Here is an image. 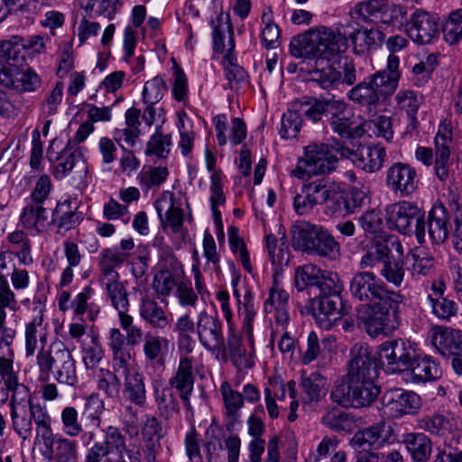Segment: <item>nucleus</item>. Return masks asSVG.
Instances as JSON below:
<instances>
[{"instance_id": "1", "label": "nucleus", "mask_w": 462, "mask_h": 462, "mask_svg": "<svg viewBox=\"0 0 462 462\" xmlns=\"http://www.w3.org/2000/svg\"><path fill=\"white\" fill-rule=\"evenodd\" d=\"M324 204L333 214L341 213L343 204L350 208L349 201L345 200V191L341 185L327 178L304 183L293 199L294 209L301 216L310 213L316 206Z\"/></svg>"}, {"instance_id": "2", "label": "nucleus", "mask_w": 462, "mask_h": 462, "mask_svg": "<svg viewBox=\"0 0 462 462\" xmlns=\"http://www.w3.org/2000/svg\"><path fill=\"white\" fill-rule=\"evenodd\" d=\"M346 50V39L327 27L310 29L293 37L290 53L296 58L330 59Z\"/></svg>"}, {"instance_id": "3", "label": "nucleus", "mask_w": 462, "mask_h": 462, "mask_svg": "<svg viewBox=\"0 0 462 462\" xmlns=\"http://www.w3.org/2000/svg\"><path fill=\"white\" fill-rule=\"evenodd\" d=\"M39 378L47 382L52 376L58 383L74 386L78 383L76 361L62 341L42 347L36 356Z\"/></svg>"}, {"instance_id": "4", "label": "nucleus", "mask_w": 462, "mask_h": 462, "mask_svg": "<svg viewBox=\"0 0 462 462\" xmlns=\"http://www.w3.org/2000/svg\"><path fill=\"white\" fill-rule=\"evenodd\" d=\"M293 245L296 248L328 260L340 255V245L324 227L303 223L293 230Z\"/></svg>"}, {"instance_id": "5", "label": "nucleus", "mask_w": 462, "mask_h": 462, "mask_svg": "<svg viewBox=\"0 0 462 462\" xmlns=\"http://www.w3.org/2000/svg\"><path fill=\"white\" fill-rule=\"evenodd\" d=\"M245 306V318L243 322V332L248 340V347L245 346L239 336L231 334L228 336L226 346L221 348L223 350V359L226 361L229 356L234 366L238 371H244L252 368L254 365V346L253 336V320L255 315L253 304L250 300H246Z\"/></svg>"}, {"instance_id": "6", "label": "nucleus", "mask_w": 462, "mask_h": 462, "mask_svg": "<svg viewBox=\"0 0 462 462\" xmlns=\"http://www.w3.org/2000/svg\"><path fill=\"white\" fill-rule=\"evenodd\" d=\"M337 158L334 149L327 143H310L304 148L291 175L297 179H310L313 176L328 174L335 171Z\"/></svg>"}, {"instance_id": "7", "label": "nucleus", "mask_w": 462, "mask_h": 462, "mask_svg": "<svg viewBox=\"0 0 462 462\" xmlns=\"http://www.w3.org/2000/svg\"><path fill=\"white\" fill-rule=\"evenodd\" d=\"M386 219L391 228L403 235H414L418 243H424L425 215L417 205L405 200L392 204L386 208Z\"/></svg>"}, {"instance_id": "8", "label": "nucleus", "mask_w": 462, "mask_h": 462, "mask_svg": "<svg viewBox=\"0 0 462 462\" xmlns=\"http://www.w3.org/2000/svg\"><path fill=\"white\" fill-rule=\"evenodd\" d=\"M381 393L375 381H337L331 390L333 402L343 407L362 408L370 406Z\"/></svg>"}, {"instance_id": "9", "label": "nucleus", "mask_w": 462, "mask_h": 462, "mask_svg": "<svg viewBox=\"0 0 462 462\" xmlns=\"http://www.w3.org/2000/svg\"><path fill=\"white\" fill-rule=\"evenodd\" d=\"M402 294L377 303L370 304L371 312L364 320L366 332L373 337L381 334L387 335L397 324L398 308L402 301Z\"/></svg>"}, {"instance_id": "10", "label": "nucleus", "mask_w": 462, "mask_h": 462, "mask_svg": "<svg viewBox=\"0 0 462 462\" xmlns=\"http://www.w3.org/2000/svg\"><path fill=\"white\" fill-rule=\"evenodd\" d=\"M349 291L355 299L370 304L385 302V300L401 294L399 291L389 290L375 273L366 271L354 274L349 284Z\"/></svg>"}, {"instance_id": "11", "label": "nucleus", "mask_w": 462, "mask_h": 462, "mask_svg": "<svg viewBox=\"0 0 462 462\" xmlns=\"http://www.w3.org/2000/svg\"><path fill=\"white\" fill-rule=\"evenodd\" d=\"M416 354L415 344L403 338L387 340L378 346L376 360L381 366L395 373L406 369Z\"/></svg>"}, {"instance_id": "12", "label": "nucleus", "mask_w": 462, "mask_h": 462, "mask_svg": "<svg viewBox=\"0 0 462 462\" xmlns=\"http://www.w3.org/2000/svg\"><path fill=\"white\" fill-rule=\"evenodd\" d=\"M382 402L394 419L415 415L422 407V399L418 393L401 389L387 391L383 395Z\"/></svg>"}, {"instance_id": "13", "label": "nucleus", "mask_w": 462, "mask_h": 462, "mask_svg": "<svg viewBox=\"0 0 462 462\" xmlns=\"http://www.w3.org/2000/svg\"><path fill=\"white\" fill-rule=\"evenodd\" d=\"M342 157L351 160L357 167L366 172H375L383 164L386 152L380 143L360 145L356 151L340 145L336 149Z\"/></svg>"}, {"instance_id": "14", "label": "nucleus", "mask_w": 462, "mask_h": 462, "mask_svg": "<svg viewBox=\"0 0 462 462\" xmlns=\"http://www.w3.org/2000/svg\"><path fill=\"white\" fill-rule=\"evenodd\" d=\"M416 170L408 163L395 162L386 171L385 185L400 197L411 196L418 188Z\"/></svg>"}, {"instance_id": "15", "label": "nucleus", "mask_w": 462, "mask_h": 462, "mask_svg": "<svg viewBox=\"0 0 462 462\" xmlns=\"http://www.w3.org/2000/svg\"><path fill=\"white\" fill-rule=\"evenodd\" d=\"M431 346L442 356H462V331L451 327L434 325L428 332Z\"/></svg>"}, {"instance_id": "16", "label": "nucleus", "mask_w": 462, "mask_h": 462, "mask_svg": "<svg viewBox=\"0 0 462 462\" xmlns=\"http://www.w3.org/2000/svg\"><path fill=\"white\" fill-rule=\"evenodd\" d=\"M196 332L200 344L208 350L220 351L224 346L222 326L219 319L207 310L199 313L196 320Z\"/></svg>"}, {"instance_id": "17", "label": "nucleus", "mask_w": 462, "mask_h": 462, "mask_svg": "<svg viewBox=\"0 0 462 462\" xmlns=\"http://www.w3.org/2000/svg\"><path fill=\"white\" fill-rule=\"evenodd\" d=\"M409 37L420 44H427L439 35V19L423 10L416 11L407 24Z\"/></svg>"}, {"instance_id": "18", "label": "nucleus", "mask_w": 462, "mask_h": 462, "mask_svg": "<svg viewBox=\"0 0 462 462\" xmlns=\"http://www.w3.org/2000/svg\"><path fill=\"white\" fill-rule=\"evenodd\" d=\"M154 207L162 226L170 227L174 234L180 233L183 227L184 212L176 202L171 191L164 190L155 200Z\"/></svg>"}, {"instance_id": "19", "label": "nucleus", "mask_w": 462, "mask_h": 462, "mask_svg": "<svg viewBox=\"0 0 462 462\" xmlns=\"http://www.w3.org/2000/svg\"><path fill=\"white\" fill-rule=\"evenodd\" d=\"M289 298V293L279 282L278 275H273V285L264 302V311L271 314L276 326L282 329H286L290 322Z\"/></svg>"}, {"instance_id": "20", "label": "nucleus", "mask_w": 462, "mask_h": 462, "mask_svg": "<svg viewBox=\"0 0 462 462\" xmlns=\"http://www.w3.org/2000/svg\"><path fill=\"white\" fill-rule=\"evenodd\" d=\"M376 377L377 371L373 365L368 347L364 345H355L351 349L346 381H375Z\"/></svg>"}, {"instance_id": "21", "label": "nucleus", "mask_w": 462, "mask_h": 462, "mask_svg": "<svg viewBox=\"0 0 462 462\" xmlns=\"http://www.w3.org/2000/svg\"><path fill=\"white\" fill-rule=\"evenodd\" d=\"M60 211V208H56L50 217L47 206L27 203L20 216V223L27 230L37 234L44 233L57 221Z\"/></svg>"}, {"instance_id": "22", "label": "nucleus", "mask_w": 462, "mask_h": 462, "mask_svg": "<svg viewBox=\"0 0 462 462\" xmlns=\"http://www.w3.org/2000/svg\"><path fill=\"white\" fill-rule=\"evenodd\" d=\"M0 84L17 92H32L40 88L41 79L26 64L0 74Z\"/></svg>"}, {"instance_id": "23", "label": "nucleus", "mask_w": 462, "mask_h": 462, "mask_svg": "<svg viewBox=\"0 0 462 462\" xmlns=\"http://www.w3.org/2000/svg\"><path fill=\"white\" fill-rule=\"evenodd\" d=\"M192 367V359L188 356H182L175 374L169 381V387L178 391L180 398L187 410H191L189 399L195 382Z\"/></svg>"}, {"instance_id": "24", "label": "nucleus", "mask_w": 462, "mask_h": 462, "mask_svg": "<svg viewBox=\"0 0 462 462\" xmlns=\"http://www.w3.org/2000/svg\"><path fill=\"white\" fill-rule=\"evenodd\" d=\"M340 33L346 41L349 39L354 49L360 53L378 45L383 40V33L380 30L367 29L356 23H348Z\"/></svg>"}, {"instance_id": "25", "label": "nucleus", "mask_w": 462, "mask_h": 462, "mask_svg": "<svg viewBox=\"0 0 462 462\" xmlns=\"http://www.w3.org/2000/svg\"><path fill=\"white\" fill-rule=\"evenodd\" d=\"M23 50L21 36L15 35L8 40L0 41V74L26 65Z\"/></svg>"}, {"instance_id": "26", "label": "nucleus", "mask_w": 462, "mask_h": 462, "mask_svg": "<svg viewBox=\"0 0 462 462\" xmlns=\"http://www.w3.org/2000/svg\"><path fill=\"white\" fill-rule=\"evenodd\" d=\"M405 370L409 372L414 383L434 381L441 376L439 364L429 355L416 353Z\"/></svg>"}, {"instance_id": "27", "label": "nucleus", "mask_w": 462, "mask_h": 462, "mask_svg": "<svg viewBox=\"0 0 462 462\" xmlns=\"http://www.w3.org/2000/svg\"><path fill=\"white\" fill-rule=\"evenodd\" d=\"M385 425V421L381 420L364 430H358L350 440L351 446L357 452H374L373 448H379L386 441L383 437Z\"/></svg>"}, {"instance_id": "28", "label": "nucleus", "mask_w": 462, "mask_h": 462, "mask_svg": "<svg viewBox=\"0 0 462 462\" xmlns=\"http://www.w3.org/2000/svg\"><path fill=\"white\" fill-rule=\"evenodd\" d=\"M451 141V129L446 125H440L435 137V171L441 181H445L448 178V163L450 157Z\"/></svg>"}, {"instance_id": "29", "label": "nucleus", "mask_w": 462, "mask_h": 462, "mask_svg": "<svg viewBox=\"0 0 462 462\" xmlns=\"http://www.w3.org/2000/svg\"><path fill=\"white\" fill-rule=\"evenodd\" d=\"M450 216L442 204H434L428 217V234L433 244L441 245L449 235Z\"/></svg>"}, {"instance_id": "30", "label": "nucleus", "mask_w": 462, "mask_h": 462, "mask_svg": "<svg viewBox=\"0 0 462 462\" xmlns=\"http://www.w3.org/2000/svg\"><path fill=\"white\" fill-rule=\"evenodd\" d=\"M404 444L413 462H428L432 453V441L422 432H410L403 435Z\"/></svg>"}, {"instance_id": "31", "label": "nucleus", "mask_w": 462, "mask_h": 462, "mask_svg": "<svg viewBox=\"0 0 462 462\" xmlns=\"http://www.w3.org/2000/svg\"><path fill=\"white\" fill-rule=\"evenodd\" d=\"M128 258V254L119 251L117 248L103 249L98 256V267L101 273V281L119 278L116 270Z\"/></svg>"}, {"instance_id": "32", "label": "nucleus", "mask_w": 462, "mask_h": 462, "mask_svg": "<svg viewBox=\"0 0 462 462\" xmlns=\"http://www.w3.org/2000/svg\"><path fill=\"white\" fill-rule=\"evenodd\" d=\"M170 340L162 336L147 332L143 337V350L146 360L163 365L169 351Z\"/></svg>"}, {"instance_id": "33", "label": "nucleus", "mask_w": 462, "mask_h": 462, "mask_svg": "<svg viewBox=\"0 0 462 462\" xmlns=\"http://www.w3.org/2000/svg\"><path fill=\"white\" fill-rule=\"evenodd\" d=\"M220 393L224 402L225 415L228 420L227 428L230 429L238 421L245 398L241 393L234 390L227 382L221 384Z\"/></svg>"}, {"instance_id": "34", "label": "nucleus", "mask_w": 462, "mask_h": 462, "mask_svg": "<svg viewBox=\"0 0 462 462\" xmlns=\"http://www.w3.org/2000/svg\"><path fill=\"white\" fill-rule=\"evenodd\" d=\"M337 349L336 338L333 336H327L319 340L315 331H310L307 337L306 349L302 355L301 361L304 365H309L316 360L324 351L329 353Z\"/></svg>"}, {"instance_id": "35", "label": "nucleus", "mask_w": 462, "mask_h": 462, "mask_svg": "<svg viewBox=\"0 0 462 462\" xmlns=\"http://www.w3.org/2000/svg\"><path fill=\"white\" fill-rule=\"evenodd\" d=\"M29 411H31L32 420L36 425L37 437L42 438L43 445L51 449L53 447V434L51 430V419L46 408L40 404L30 403Z\"/></svg>"}, {"instance_id": "36", "label": "nucleus", "mask_w": 462, "mask_h": 462, "mask_svg": "<svg viewBox=\"0 0 462 462\" xmlns=\"http://www.w3.org/2000/svg\"><path fill=\"white\" fill-rule=\"evenodd\" d=\"M140 316L153 328L164 329L169 326V319L163 308L147 295L142 298Z\"/></svg>"}, {"instance_id": "37", "label": "nucleus", "mask_w": 462, "mask_h": 462, "mask_svg": "<svg viewBox=\"0 0 462 462\" xmlns=\"http://www.w3.org/2000/svg\"><path fill=\"white\" fill-rule=\"evenodd\" d=\"M124 394L127 400L139 407L146 402L144 376L138 370L124 376Z\"/></svg>"}, {"instance_id": "38", "label": "nucleus", "mask_w": 462, "mask_h": 462, "mask_svg": "<svg viewBox=\"0 0 462 462\" xmlns=\"http://www.w3.org/2000/svg\"><path fill=\"white\" fill-rule=\"evenodd\" d=\"M153 395L159 416L166 420H171L180 411L179 402L176 399L173 390L169 387L153 389Z\"/></svg>"}, {"instance_id": "39", "label": "nucleus", "mask_w": 462, "mask_h": 462, "mask_svg": "<svg viewBox=\"0 0 462 462\" xmlns=\"http://www.w3.org/2000/svg\"><path fill=\"white\" fill-rule=\"evenodd\" d=\"M347 97L361 106L369 109L375 107L383 99L379 96L371 79L358 83L347 93Z\"/></svg>"}, {"instance_id": "40", "label": "nucleus", "mask_w": 462, "mask_h": 462, "mask_svg": "<svg viewBox=\"0 0 462 462\" xmlns=\"http://www.w3.org/2000/svg\"><path fill=\"white\" fill-rule=\"evenodd\" d=\"M323 270L312 263L298 266L294 273V284L298 291L304 290L312 294Z\"/></svg>"}, {"instance_id": "41", "label": "nucleus", "mask_w": 462, "mask_h": 462, "mask_svg": "<svg viewBox=\"0 0 462 462\" xmlns=\"http://www.w3.org/2000/svg\"><path fill=\"white\" fill-rule=\"evenodd\" d=\"M113 307L118 311V317L128 314L129 300L125 286L119 278L102 281Z\"/></svg>"}, {"instance_id": "42", "label": "nucleus", "mask_w": 462, "mask_h": 462, "mask_svg": "<svg viewBox=\"0 0 462 462\" xmlns=\"http://www.w3.org/2000/svg\"><path fill=\"white\" fill-rule=\"evenodd\" d=\"M10 251L19 259L23 265H31L33 263L32 256V245L28 235L23 230H17L8 235Z\"/></svg>"}, {"instance_id": "43", "label": "nucleus", "mask_w": 462, "mask_h": 462, "mask_svg": "<svg viewBox=\"0 0 462 462\" xmlns=\"http://www.w3.org/2000/svg\"><path fill=\"white\" fill-rule=\"evenodd\" d=\"M105 432V439L103 443L107 446V448L110 452L113 450H116L120 452V459L118 462H126L122 455V451L124 450L131 462H140L139 452H134L125 446V439L124 435L121 433L118 428L114 426H108L104 430Z\"/></svg>"}, {"instance_id": "44", "label": "nucleus", "mask_w": 462, "mask_h": 462, "mask_svg": "<svg viewBox=\"0 0 462 462\" xmlns=\"http://www.w3.org/2000/svg\"><path fill=\"white\" fill-rule=\"evenodd\" d=\"M97 387L103 392L107 398L119 397L121 381L118 375L111 370L100 368L96 374Z\"/></svg>"}, {"instance_id": "45", "label": "nucleus", "mask_w": 462, "mask_h": 462, "mask_svg": "<svg viewBox=\"0 0 462 462\" xmlns=\"http://www.w3.org/2000/svg\"><path fill=\"white\" fill-rule=\"evenodd\" d=\"M46 331L42 325V316L36 317L25 328V352L27 356L34 355L38 338L42 343L46 342Z\"/></svg>"}, {"instance_id": "46", "label": "nucleus", "mask_w": 462, "mask_h": 462, "mask_svg": "<svg viewBox=\"0 0 462 462\" xmlns=\"http://www.w3.org/2000/svg\"><path fill=\"white\" fill-rule=\"evenodd\" d=\"M342 290L343 283L339 275L337 273L323 270L313 294L315 296H339Z\"/></svg>"}, {"instance_id": "47", "label": "nucleus", "mask_w": 462, "mask_h": 462, "mask_svg": "<svg viewBox=\"0 0 462 462\" xmlns=\"http://www.w3.org/2000/svg\"><path fill=\"white\" fill-rule=\"evenodd\" d=\"M400 76V73L390 74L386 70H380L368 79H371L381 98L384 100L396 90Z\"/></svg>"}, {"instance_id": "48", "label": "nucleus", "mask_w": 462, "mask_h": 462, "mask_svg": "<svg viewBox=\"0 0 462 462\" xmlns=\"http://www.w3.org/2000/svg\"><path fill=\"white\" fill-rule=\"evenodd\" d=\"M420 430L431 435H444L449 429V420L442 413L434 412L420 417L417 421Z\"/></svg>"}, {"instance_id": "49", "label": "nucleus", "mask_w": 462, "mask_h": 462, "mask_svg": "<svg viewBox=\"0 0 462 462\" xmlns=\"http://www.w3.org/2000/svg\"><path fill=\"white\" fill-rule=\"evenodd\" d=\"M169 171L166 167L143 168L138 174L140 187L148 191L152 188H159L167 179Z\"/></svg>"}, {"instance_id": "50", "label": "nucleus", "mask_w": 462, "mask_h": 462, "mask_svg": "<svg viewBox=\"0 0 462 462\" xmlns=\"http://www.w3.org/2000/svg\"><path fill=\"white\" fill-rule=\"evenodd\" d=\"M54 448L49 449L54 452L56 462H78V443L75 440L60 437L53 439Z\"/></svg>"}, {"instance_id": "51", "label": "nucleus", "mask_w": 462, "mask_h": 462, "mask_svg": "<svg viewBox=\"0 0 462 462\" xmlns=\"http://www.w3.org/2000/svg\"><path fill=\"white\" fill-rule=\"evenodd\" d=\"M11 409V419L14 431L23 439H26L32 433V422L29 407H13Z\"/></svg>"}, {"instance_id": "52", "label": "nucleus", "mask_w": 462, "mask_h": 462, "mask_svg": "<svg viewBox=\"0 0 462 462\" xmlns=\"http://www.w3.org/2000/svg\"><path fill=\"white\" fill-rule=\"evenodd\" d=\"M112 368L114 373L123 376L138 370L128 348L112 353Z\"/></svg>"}, {"instance_id": "53", "label": "nucleus", "mask_w": 462, "mask_h": 462, "mask_svg": "<svg viewBox=\"0 0 462 462\" xmlns=\"http://www.w3.org/2000/svg\"><path fill=\"white\" fill-rule=\"evenodd\" d=\"M442 32L449 44H455L462 38V9L449 14L443 24Z\"/></svg>"}, {"instance_id": "54", "label": "nucleus", "mask_w": 462, "mask_h": 462, "mask_svg": "<svg viewBox=\"0 0 462 462\" xmlns=\"http://www.w3.org/2000/svg\"><path fill=\"white\" fill-rule=\"evenodd\" d=\"M63 432L71 438L79 436L84 429L79 421L78 411L71 406L65 407L60 413Z\"/></svg>"}, {"instance_id": "55", "label": "nucleus", "mask_w": 462, "mask_h": 462, "mask_svg": "<svg viewBox=\"0 0 462 462\" xmlns=\"http://www.w3.org/2000/svg\"><path fill=\"white\" fill-rule=\"evenodd\" d=\"M311 80L323 89L334 88L341 83V72L331 66L315 69L311 72Z\"/></svg>"}, {"instance_id": "56", "label": "nucleus", "mask_w": 462, "mask_h": 462, "mask_svg": "<svg viewBox=\"0 0 462 462\" xmlns=\"http://www.w3.org/2000/svg\"><path fill=\"white\" fill-rule=\"evenodd\" d=\"M403 265V262L400 260H385L380 273L387 282L399 288L404 279L405 270Z\"/></svg>"}, {"instance_id": "57", "label": "nucleus", "mask_w": 462, "mask_h": 462, "mask_svg": "<svg viewBox=\"0 0 462 462\" xmlns=\"http://www.w3.org/2000/svg\"><path fill=\"white\" fill-rule=\"evenodd\" d=\"M431 302L432 313L439 319L449 321L457 313V304L446 297L439 296L433 299L429 297Z\"/></svg>"}, {"instance_id": "58", "label": "nucleus", "mask_w": 462, "mask_h": 462, "mask_svg": "<svg viewBox=\"0 0 462 462\" xmlns=\"http://www.w3.org/2000/svg\"><path fill=\"white\" fill-rule=\"evenodd\" d=\"M176 277L167 270H160L153 276L152 287L157 294L168 297L178 285Z\"/></svg>"}, {"instance_id": "59", "label": "nucleus", "mask_w": 462, "mask_h": 462, "mask_svg": "<svg viewBox=\"0 0 462 462\" xmlns=\"http://www.w3.org/2000/svg\"><path fill=\"white\" fill-rule=\"evenodd\" d=\"M302 124L301 116L295 110H288L282 117L280 134L282 138L292 139L297 137Z\"/></svg>"}, {"instance_id": "60", "label": "nucleus", "mask_w": 462, "mask_h": 462, "mask_svg": "<svg viewBox=\"0 0 462 462\" xmlns=\"http://www.w3.org/2000/svg\"><path fill=\"white\" fill-rule=\"evenodd\" d=\"M266 246L268 249L270 260L273 264L282 265L283 263L287 264L289 257L284 233L282 234V237L280 238L279 254H276V247H278V239L273 234H269L266 236Z\"/></svg>"}, {"instance_id": "61", "label": "nucleus", "mask_w": 462, "mask_h": 462, "mask_svg": "<svg viewBox=\"0 0 462 462\" xmlns=\"http://www.w3.org/2000/svg\"><path fill=\"white\" fill-rule=\"evenodd\" d=\"M167 89L166 84L160 77H154L144 84L143 99L145 104L156 105Z\"/></svg>"}, {"instance_id": "62", "label": "nucleus", "mask_w": 462, "mask_h": 462, "mask_svg": "<svg viewBox=\"0 0 462 462\" xmlns=\"http://www.w3.org/2000/svg\"><path fill=\"white\" fill-rule=\"evenodd\" d=\"M203 255L207 259L205 268L220 272V255L217 251V245L213 236L206 230L203 237Z\"/></svg>"}, {"instance_id": "63", "label": "nucleus", "mask_w": 462, "mask_h": 462, "mask_svg": "<svg viewBox=\"0 0 462 462\" xmlns=\"http://www.w3.org/2000/svg\"><path fill=\"white\" fill-rule=\"evenodd\" d=\"M315 310L319 311V315H324L329 322L336 319L339 314L338 296H315L313 299Z\"/></svg>"}, {"instance_id": "64", "label": "nucleus", "mask_w": 462, "mask_h": 462, "mask_svg": "<svg viewBox=\"0 0 462 462\" xmlns=\"http://www.w3.org/2000/svg\"><path fill=\"white\" fill-rule=\"evenodd\" d=\"M63 97V84L57 82L53 89L46 96L41 104L42 114L45 117L54 116L60 105Z\"/></svg>"}]
</instances>
